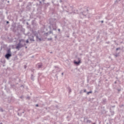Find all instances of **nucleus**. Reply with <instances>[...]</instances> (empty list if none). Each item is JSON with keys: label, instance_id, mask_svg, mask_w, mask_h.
I'll return each instance as SVG.
<instances>
[{"label": "nucleus", "instance_id": "34", "mask_svg": "<svg viewBox=\"0 0 124 124\" xmlns=\"http://www.w3.org/2000/svg\"><path fill=\"white\" fill-rule=\"evenodd\" d=\"M104 21L103 20L101 21V23H104Z\"/></svg>", "mask_w": 124, "mask_h": 124}, {"label": "nucleus", "instance_id": "7", "mask_svg": "<svg viewBox=\"0 0 124 124\" xmlns=\"http://www.w3.org/2000/svg\"><path fill=\"white\" fill-rule=\"evenodd\" d=\"M37 66L38 67V68H41L42 67V63H39L37 64Z\"/></svg>", "mask_w": 124, "mask_h": 124}, {"label": "nucleus", "instance_id": "2", "mask_svg": "<svg viewBox=\"0 0 124 124\" xmlns=\"http://www.w3.org/2000/svg\"><path fill=\"white\" fill-rule=\"evenodd\" d=\"M88 13H89V12L87 9H83L79 13V16L80 18H84V17L87 16Z\"/></svg>", "mask_w": 124, "mask_h": 124}, {"label": "nucleus", "instance_id": "12", "mask_svg": "<svg viewBox=\"0 0 124 124\" xmlns=\"http://www.w3.org/2000/svg\"><path fill=\"white\" fill-rule=\"evenodd\" d=\"M21 43L23 44V45H24V46H26L27 44H26V41L24 40V42H21Z\"/></svg>", "mask_w": 124, "mask_h": 124}, {"label": "nucleus", "instance_id": "20", "mask_svg": "<svg viewBox=\"0 0 124 124\" xmlns=\"http://www.w3.org/2000/svg\"><path fill=\"white\" fill-rule=\"evenodd\" d=\"M118 55H119L118 54H114V56L115 57V58H117Z\"/></svg>", "mask_w": 124, "mask_h": 124}, {"label": "nucleus", "instance_id": "30", "mask_svg": "<svg viewBox=\"0 0 124 124\" xmlns=\"http://www.w3.org/2000/svg\"><path fill=\"white\" fill-rule=\"evenodd\" d=\"M6 24H9V21H6Z\"/></svg>", "mask_w": 124, "mask_h": 124}, {"label": "nucleus", "instance_id": "18", "mask_svg": "<svg viewBox=\"0 0 124 124\" xmlns=\"http://www.w3.org/2000/svg\"><path fill=\"white\" fill-rule=\"evenodd\" d=\"M52 39H53V38H47V40L48 41H50V40H52Z\"/></svg>", "mask_w": 124, "mask_h": 124}, {"label": "nucleus", "instance_id": "22", "mask_svg": "<svg viewBox=\"0 0 124 124\" xmlns=\"http://www.w3.org/2000/svg\"><path fill=\"white\" fill-rule=\"evenodd\" d=\"M51 33H53V31H52L51 30L49 31V34Z\"/></svg>", "mask_w": 124, "mask_h": 124}, {"label": "nucleus", "instance_id": "10", "mask_svg": "<svg viewBox=\"0 0 124 124\" xmlns=\"http://www.w3.org/2000/svg\"><path fill=\"white\" fill-rule=\"evenodd\" d=\"M45 1V0H38L40 4H42V2H44Z\"/></svg>", "mask_w": 124, "mask_h": 124}, {"label": "nucleus", "instance_id": "38", "mask_svg": "<svg viewBox=\"0 0 124 124\" xmlns=\"http://www.w3.org/2000/svg\"><path fill=\"white\" fill-rule=\"evenodd\" d=\"M113 108H115V106L112 107Z\"/></svg>", "mask_w": 124, "mask_h": 124}, {"label": "nucleus", "instance_id": "44", "mask_svg": "<svg viewBox=\"0 0 124 124\" xmlns=\"http://www.w3.org/2000/svg\"><path fill=\"white\" fill-rule=\"evenodd\" d=\"M27 67V66H25V68H26Z\"/></svg>", "mask_w": 124, "mask_h": 124}, {"label": "nucleus", "instance_id": "21", "mask_svg": "<svg viewBox=\"0 0 124 124\" xmlns=\"http://www.w3.org/2000/svg\"><path fill=\"white\" fill-rule=\"evenodd\" d=\"M110 112L111 113L112 115H114V111H111L110 110Z\"/></svg>", "mask_w": 124, "mask_h": 124}, {"label": "nucleus", "instance_id": "45", "mask_svg": "<svg viewBox=\"0 0 124 124\" xmlns=\"http://www.w3.org/2000/svg\"><path fill=\"white\" fill-rule=\"evenodd\" d=\"M22 113H23V114H24V113H25V112L23 111V112H22Z\"/></svg>", "mask_w": 124, "mask_h": 124}, {"label": "nucleus", "instance_id": "17", "mask_svg": "<svg viewBox=\"0 0 124 124\" xmlns=\"http://www.w3.org/2000/svg\"><path fill=\"white\" fill-rule=\"evenodd\" d=\"M55 68H58L59 70V71H61V70H62V69H60V68H59L57 66H55Z\"/></svg>", "mask_w": 124, "mask_h": 124}, {"label": "nucleus", "instance_id": "48", "mask_svg": "<svg viewBox=\"0 0 124 124\" xmlns=\"http://www.w3.org/2000/svg\"><path fill=\"white\" fill-rule=\"evenodd\" d=\"M93 124H95V123H93Z\"/></svg>", "mask_w": 124, "mask_h": 124}, {"label": "nucleus", "instance_id": "16", "mask_svg": "<svg viewBox=\"0 0 124 124\" xmlns=\"http://www.w3.org/2000/svg\"><path fill=\"white\" fill-rule=\"evenodd\" d=\"M93 93V92L90 91V92H88L87 93V94L89 95L90 94V93Z\"/></svg>", "mask_w": 124, "mask_h": 124}, {"label": "nucleus", "instance_id": "8", "mask_svg": "<svg viewBox=\"0 0 124 124\" xmlns=\"http://www.w3.org/2000/svg\"><path fill=\"white\" fill-rule=\"evenodd\" d=\"M33 34L34 36H36V38H38V33L37 32H34Z\"/></svg>", "mask_w": 124, "mask_h": 124}, {"label": "nucleus", "instance_id": "35", "mask_svg": "<svg viewBox=\"0 0 124 124\" xmlns=\"http://www.w3.org/2000/svg\"><path fill=\"white\" fill-rule=\"evenodd\" d=\"M46 35H48V32L46 33Z\"/></svg>", "mask_w": 124, "mask_h": 124}, {"label": "nucleus", "instance_id": "36", "mask_svg": "<svg viewBox=\"0 0 124 124\" xmlns=\"http://www.w3.org/2000/svg\"><path fill=\"white\" fill-rule=\"evenodd\" d=\"M114 83H115V84H117V81H115V82H114Z\"/></svg>", "mask_w": 124, "mask_h": 124}, {"label": "nucleus", "instance_id": "26", "mask_svg": "<svg viewBox=\"0 0 124 124\" xmlns=\"http://www.w3.org/2000/svg\"><path fill=\"white\" fill-rule=\"evenodd\" d=\"M30 98H31V97H30V96H28V97H27V99H30Z\"/></svg>", "mask_w": 124, "mask_h": 124}, {"label": "nucleus", "instance_id": "6", "mask_svg": "<svg viewBox=\"0 0 124 124\" xmlns=\"http://www.w3.org/2000/svg\"><path fill=\"white\" fill-rule=\"evenodd\" d=\"M29 40H30V41L34 42V41H35V40H34V36H33V35H31L29 37Z\"/></svg>", "mask_w": 124, "mask_h": 124}, {"label": "nucleus", "instance_id": "13", "mask_svg": "<svg viewBox=\"0 0 124 124\" xmlns=\"http://www.w3.org/2000/svg\"><path fill=\"white\" fill-rule=\"evenodd\" d=\"M86 122L87 123V124H91V123H92V121L90 120H87Z\"/></svg>", "mask_w": 124, "mask_h": 124}, {"label": "nucleus", "instance_id": "40", "mask_svg": "<svg viewBox=\"0 0 124 124\" xmlns=\"http://www.w3.org/2000/svg\"><path fill=\"white\" fill-rule=\"evenodd\" d=\"M17 115H18V116H20V114L19 113H17Z\"/></svg>", "mask_w": 124, "mask_h": 124}, {"label": "nucleus", "instance_id": "23", "mask_svg": "<svg viewBox=\"0 0 124 124\" xmlns=\"http://www.w3.org/2000/svg\"><path fill=\"white\" fill-rule=\"evenodd\" d=\"M118 50H121V48L120 47L117 48L116 51H118Z\"/></svg>", "mask_w": 124, "mask_h": 124}, {"label": "nucleus", "instance_id": "27", "mask_svg": "<svg viewBox=\"0 0 124 124\" xmlns=\"http://www.w3.org/2000/svg\"><path fill=\"white\" fill-rule=\"evenodd\" d=\"M84 93H87V90L86 89L84 90Z\"/></svg>", "mask_w": 124, "mask_h": 124}, {"label": "nucleus", "instance_id": "11", "mask_svg": "<svg viewBox=\"0 0 124 124\" xmlns=\"http://www.w3.org/2000/svg\"><path fill=\"white\" fill-rule=\"evenodd\" d=\"M31 79L32 80V81H34V77L33 76V75H31Z\"/></svg>", "mask_w": 124, "mask_h": 124}, {"label": "nucleus", "instance_id": "33", "mask_svg": "<svg viewBox=\"0 0 124 124\" xmlns=\"http://www.w3.org/2000/svg\"><path fill=\"white\" fill-rule=\"evenodd\" d=\"M60 2H62V0H60Z\"/></svg>", "mask_w": 124, "mask_h": 124}, {"label": "nucleus", "instance_id": "1", "mask_svg": "<svg viewBox=\"0 0 124 124\" xmlns=\"http://www.w3.org/2000/svg\"><path fill=\"white\" fill-rule=\"evenodd\" d=\"M57 20L56 18H50L49 19L50 26L49 27L50 31L52 29L53 31H57Z\"/></svg>", "mask_w": 124, "mask_h": 124}, {"label": "nucleus", "instance_id": "31", "mask_svg": "<svg viewBox=\"0 0 124 124\" xmlns=\"http://www.w3.org/2000/svg\"><path fill=\"white\" fill-rule=\"evenodd\" d=\"M118 92H121V89H118Z\"/></svg>", "mask_w": 124, "mask_h": 124}, {"label": "nucleus", "instance_id": "29", "mask_svg": "<svg viewBox=\"0 0 124 124\" xmlns=\"http://www.w3.org/2000/svg\"><path fill=\"white\" fill-rule=\"evenodd\" d=\"M58 31H61V29H58Z\"/></svg>", "mask_w": 124, "mask_h": 124}, {"label": "nucleus", "instance_id": "9", "mask_svg": "<svg viewBox=\"0 0 124 124\" xmlns=\"http://www.w3.org/2000/svg\"><path fill=\"white\" fill-rule=\"evenodd\" d=\"M43 40V39L41 38H39V37H38V38H36V41H42Z\"/></svg>", "mask_w": 124, "mask_h": 124}, {"label": "nucleus", "instance_id": "5", "mask_svg": "<svg viewBox=\"0 0 124 124\" xmlns=\"http://www.w3.org/2000/svg\"><path fill=\"white\" fill-rule=\"evenodd\" d=\"M78 61H74V63H75V64H77V65H79V64H80V63H81V59H80L79 58H78Z\"/></svg>", "mask_w": 124, "mask_h": 124}, {"label": "nucleus", "instance_id": "42", "mask_svg": "<svg viewBox=\"0 0 124 124\" xmlns=\"http://www.w3.org/2000/svg\"><path fill=\"white\" fill-rule=\"evenodd\" d=\"M67 12H69V11H66Z\"/></svg>", "mask_w": 124, "mask_h": 124}, {"label": "nucleus", "instance_id": "43", "mask_svg": "<svg viewBox=\"0 0 124 124\" xmlns=\"http://www.w3.org/2000/svg\"><path fill=\"white\" fill-rule=\"evenodd\" d=\"M66 37H69V36H67Z\"/></svg>", "mask_w": 124, "mask_h": 124}, {"label": "nucleus", "instance_id": "39", "mask_svg": "<svg viewBox=\"0 0 124 124\" xmlns=\"http://www.w3.org/2000/svg\"><path fill=\"white\" fill-rule=\"evenodd\" d=\"M28 48V46H26L25 48L27 49Z\"/></svg>", "mask_w": 124, "mask_h": 124}, {"label": "nucleus", "instance_id": "3", "mask_svg": "<svg viewBox=\"0 0 124 124\" xmlns=\"http://www.w3.org/2000/svg\"><path fill=\"white\" fill-rule=\"evenodd\" d=\"M19 42L18 43V44H17L16 46V48L18 50H20V48H22V47H24V45H23V43H22V42H25V40L20 39L19 40Z\"/></svg>", "mask_w": 124, "mask_h": 124}, {"label": "nucleus", "instance_id": "46", "mask_svg": "<svg viewBox=\"0 0 124 124\" xmlns=\"http://www.w3.org/2000/svg\"><path fill=\"white\" fill-rule=\"evenodd\" d=\"M0 124H2V123H0Z\"/></svg>", "mask_w": 124, "mask_h": 124}, {"label": "nucleus", "instance_id": "19", "mask_svg": "<svg viewBox=\"0 0 124 124\" xmlns=\"http://www.w3.org/2000/svg\"><path fill=\"white\" fill-rule=\"evenodd\" d=\"M1 62H2V63H5V61H1Z\"/></svg>", "mask_w": 124, "mask_h": 124}, {"label": "nucleus", "instance_id": "25", "mask_svg": "<svg viewBox=\"0 0 124 124\" xmlns=\"http://www.w3.org/2000/svg\"><path fill=\"white\" fill-rule=\"evenodd\" d=\"M25 42H26V43H29V39H27Z\"/></svg>", "mask_w": 124, "mask_h": 124}, {"label": "nucleus", "instance_id": "4", "mask_svg": "<svg viewBox=\"0 0 124 124\" xmlns=\"http://www.w3.org/2000/svg\"><path fill=\"white\" fill-rule=\"evenodd\" d=\"M12 54L11 53V49L9 48L7 50V53L5 55V58L7 59V60H9L10 57H12Z\"/></svg>", "mask_w": 124, "mask_h": 124}, {"label": "nucleus", "instance_id": "24", "mask_svg": "<svg viewBox=\"0 0 124 124\" xmlns=\"http://www.w3.org/2000/svg\"><path fill=\"white\" fill-rule=\"evenodd\" d=\"M69 93H71V89H70V88H69Z\"/></svg>", "mask_w": 124, "mask_h": 124}, {"label": "nucleus", "instance_id": "14", "mask_svg": "<svg viewBox=\"0 0 124 124\" xmlns=\"http://www.w3.org/2000/svg\"><path fill=\"white\" fill-rule=\"evenodd\" d=\"M106 102H107L106 99H104L103 101V104H105L106 103Z\"/></svg>", "mask_w": 124, "mask_h": 124}, {"label": "nucleus", "instance_id": "47", "mask_svg": "<svg viewBox=\"0 0 124 124\" xmlns=\"http://www.w3.org/2000/svg\"><path fill=\"white\" fill-rule=\"evenodd\" d=\"M8 2H9V1H8Z\"/></svg>", "mask_w": 124, "mask_h": 124}, {"label": "nucleus", "instance_id": "15", "mask_svg": "<svg viewBox=\"0 0 124 124\" xmlns=\"http://www.w3.org/2000/svg\"><path fill=\"white\" fill-rule=\"evenodd\" d=\"M0 112H4V111H5V110H3V109H2V108H0Z\"/></svg>", "mask_w": 124, "mask_h": 124}, {"label": "nucleus", "instance_id": "32", "mask_svg": "<svg viewBox=\"0 0 124 124\" xmlns=\"http://www.w3.org/2000/svg\"><path fill=\"white\" fill-rule=\"evenodd\" d=\"M36 107H38V104L36 105Z\"/></svg>", "mask_w": 124, "mask_h": 124}, {"label": "nucleus", "instance_id": "41", "mask_svg": "<svg viewBox=\"0 0 124 124\" xmlns=\"http://www.w3.org/2000/svg\"><path fill=\"white\" fill-rule=\"evenodd\" d=\"M55 38H57V36H55Z\"/></svg>", "mask_w": 124, "mask_h": 124}, {"label": "nucleus", "instance_id": "28", "mask_svg": "<svg viewBox=\"0 0 124 124\" xmlns=\"http://www.w3.org/2000/svg\"><path fill=\"white\" fill-rule=\"evenodd\" d=\"M20 98H21V99H22V98H24V96H20Z\"/></svg>", "mask_w": 124, "mask_h": 124}, {"label": "nucleus", "instance_id": "37", "mask_svg": "<svg viewBox=\"0 0 124 124\" xmlns=\"http://www.w3.org/2000/svg\"><path fill=\"white\" fill-rule=\"evenodd\" d=\"M62 76H63V73H62Z\"/></svg>", "mask_w": 124, "mask_h": 124}]
</instances>
